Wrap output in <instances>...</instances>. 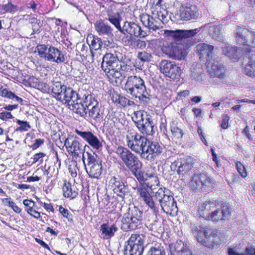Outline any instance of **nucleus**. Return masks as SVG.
<instances>
[{"mask_svg": "<svg viewBox=\"0 0 255 255\" xmlns=\"http://www.w3.org/2000/svg\"><path fill=\"white\" fill-rule=\"evenodd\" d=\"M211 69L214 75L218 76L220 78H222L223 76L222 74L223 65L221 60L218 61L214 59L211 66Z\"/></svg>", "mask_w": 255, "mask_h": 255, "instance_id": "79ce46f5", "label": "nucleus"}, {"mask_svg": "<svg viewBox=\"0 0 255 255\" xmlns=\"http://www.w3.org/2000/svg\"><path fill=\"white\" fill-rule=\"evenodd\" d=\"M36 49L39 57L49 62L60 64L65 61L63 52L53 46L39 44L36 46Z\"/></svg>", "mask_w": 255, "mask_h": 255, "instance_id": "0eeeda50", "label": "nucleus"}, {"mask_svg": "<svg viewBox=\"0 0 255 255\" xmlns=\"http://www.w3.org/2000/svg\"><path fill=\"white\" fill-rule=\"evenodd\" d=\"M29 21L32 25V32L31 35L34 34L36 33H39L40 28L42 26L40 20L33 17L29 19Z\"/></svg>", "mask_w": 255, "mask_h": 255, "instance_id": "8fccbe9b", "label": "nucleus"}, {"mask_svg": "<svg viewBox=\"0 0 255 255\" xmlns=\"http://www.w3.org/2000/svg\"><path fill=\"white\" fill-rule=\"evenodd\" d=\"M121 69L123 71L127 72H130L133 70L134 68V65L133 63L131 62L130 61L126 62V63L123 62L122 63H121Z\"/></svg>", "mask_w": 255, "mask_h": 255, "instance_id": "4d7b16f0", "label": "nucleus"}, {"mask_svg": "<svg viewBox=\"0 0 255 255\" xmlns=\"http://www.w3.org/2000/svg\"><path fill=\"white\" fill-rule=\"evenodd\" d=\"M249 38L250 40L249 39V42L247 45L255 47V32L250 31Z\"/></svg>", "mask_w": 255, "mask_h": 255, "instance_id": "69168bd1", "label": "nucleus"}, {"mask_svg": "<svg viewBox=\"0 0 255 255\" xmlns=\"http://www.w3.org/2000/svg\"><path fill=\"white\" fill-rule=\"evenodd\" d=\"M76 133L86 141L94 149L101 150L103 147L102 141L100 140L91 131L76 130Z\"/></svg>", "mask_w": 255, "mask_h": 255, "instance_id": "b1692460", "label": "nucleus"}, {"mask_svg": "<svg viewBox=\"0 0 255 255\" xmlns=\"http://www.w3.org/2000/svg\"><path fill=\"white\" fill-rule=\"evenodd\" d=\"M170 130L172 135L176 138H181L183 135L182 130L178 128L174 122H172L170 124Z\"/></svg>", "mask_w": 255, "mask_h": 255, "instance_id": "603ef678", "label": "nucleus"}, {"mask_svg": "<svg viewBox=\"0 0 255 255\" xmlns=\"http://www.w3.org/2000/svg\"><path fill=\"white\" fill-rule=\"evenodd\" d=\"M124 89L131 96L143 102L148 103L150 100L144 81L139 76H128L125 84Z\"/></svg>", "mask_w": 255, "mask_h": 255, "instance_id": "f03ea898", "label": "nucleus"}, {"mask_svg": "<svg viewBox=\"0 0 255 255\" xmlns=\"http://www.w3.org/2000/svg\"><path fill=\"white\" fill-rule=\"evenodd\" d=\"M196 49L200 58H207V60L210 61L213 56L214 47L207 43H201L197 45Z\"/></svg>", "mask_w": 255, "mask_h": 255, "instance_id": "c85d7f7f", "label": "nucleus"}, {"mask_svg": "<svg viewBox=\"0 0 255 255\" xmlns=\"http://www.w3.org/2000/svg\"><path fill=\"white\" fill-rule=\"evenodd\" d=\"M144 184H141L142 185H146L149 189L153 190L155 186H157L159 184V181L158 177L152 174H150L146 177Z\"/></svg>", "mask_w": 255, "mask_h": 255, "instance_id": "a19ab883", "label": "nucleus"}, {"mask_svg": "<svg viewBox=\"0 0 255 255\" xmlns=\"http://www.w3.org/2000/svg\"><path fill=\"white\" fill-rule=\"evenodd\" d=\"M163 150V148L159 143L156 142H152L148 140V143L146 144L145 150L144 151V158L147 160H153L154 157L160 154Z\"/></svg>", "mask_w": 255, "mask_h": 255, "instance_id": "5701e85b", "label": "nucleus"}, {"mask_svg": "<svg viewBox=\"0 0 255 255\" xmlns=\"http://www.w3.org/2000/svg\"><path fill=\"white\" fill-rule=\"evenodd\" d=\"M128 147L133 151L140 154L141 157H145L144 151L148 139L144 135L137 132H129L126 136Z\"/></svg>", "mask_w": 255, "mask_h": 255, "instance_id": "9d476101", "label": "nucleus"}, {"mask_svg": "<svg viewBox=\"0 0 255 255\" xmlns=\"http://www.w3.org/2000/svg\"><path fill=\"white\" fill-rule=\"evenodd\" d=\"M66 87V86L62 85L60 82H57L53 84L52 88V92L53 96L58 100L59 97L61 96L64 88Z\"/></svg>", "mask_w": 255, "mask_h": 255, "instance_id": "c03bdc74", "label": "nucleus"}, {"mask_svg": "<svg viewBox=\"0 0 255 255\" xmlns=\"http://www.w3.org/2000/svg\"><path fill=\"white\" fill-rule=\"evenodd\" d=\"M87 116L89 119L99 122L102 119L103 112L101 110V106L99 102L87 108Z\"/></svg>", "mask_w": 255, "mask_h": 255, "instance_id": "473e14b6", "label": "nucleus"}, {"mask_svg": "<svg viewBox=\"0 0 255 255\" xmlns=\"http://www.w3.org/2000/svg\"><path fill=\"white\" fill-rule=\"evenodd\" d=\"M94 26L96 31L100 36L106 38L113 37V29L105 19L96 21Z\"/></svg>", "mask_w": 255, "mask_h": 255, "instance_id": "412c9836", "label": "nucleus"}, {"mask_svg": "<svg viewBox=\"0 0 255 255\" xmlns=\"http://www.w3.org/2000/svg\"><path fill=\"white\" fill-rule=\"evenodd\" d=\"M25 210L29 214L36 219H38L40 217V213L33 208H26Z\"/></svg>", "mask_w": 255, "mask_h": 255, "instance_id": "338daca9", "label": "nucleus"}, {"mask_svg": "<svg viewBox=\"0 0 255 255\" xmlns=\"http://www.w3.org/2000/svg\"><path fill=\"white\" fill-rule=\"evenodd\" d=\"M160 71L165 76L172 79H178L181 75V70L174 62L162 60L159 64Z\"/></svg>", "mask_w": 255, "mask_h": 255, "instance_id": "4468645a", "label": "nucleus"}, {"mask_svg": "<svg viewBox=\"0 0 255 255\" xmlns=\"http://www.w3.org/2000/svg\"><path fill=\"white\" fill-rule=\"evenodd\" d=\"M78 101L84 104L87 109L98 102L93 95L84 90L79 91Z\"/></svg>", "mask_w": 255, "mask_h": 255, "instance_id": "c756f323", "label": "nucleus"}, {"mask_svg": "<svg viewBox=\"0 0 255 255\" xmlns=\"http://www.w3.org/2000/svg\"><path fill=\"white\" fill-rule=\"evenodd\" d=\"M216 208V204L211 201H205L201 203L198 206V212L200 217L208 220L211 211Z\"/></svg>", "mask_w": 255, "mask_h": 255, "instance_id": "cd10ccee", "label": "nucleus"}, {"mask_svg": "<svg viewBox=\"0 0 255 255\" xmlns=\"http://www.w3.org/2000/svg\"><path fill=\"white\" fill-rule=\"evenodd\" d=\"M59 211L64 218H66L68 220V221L70 222H73V216L71 214L69 213L67 209L60 206L59 208Z\"/></svg>", "mask_w": 255, "mask_h": 255, "instance_id": "bf43d9fd", "label": "nucleus"}, {"mask_svg": "<svg viewBox=\"0 0 255 255\" xmlns=\"http://www.w3.org/2000/svg\"><path fill=\"white\" fill-rule=\"evenodd\" d=\"M221 234L217 230L205 227L201 228L196 235L198 242L211 249L218 247L221 244Z\"/></svg>", "mask_w": 255, "mask_h": 255, "instance_id": "20e7f679", "label": "nucleus"}, {"mask_svg": "<svg viewBox=\"0 0 255 255\" xmlns=\"http://www.w3.org/2000/svg\"><path fill=\"white\" fill-rule=\"evenodd\" d=\"M198 10L195 4L190 3L182 4L179 10V15L182 20L196 19L198 16Z\"/></svg>", "mask_w": 255, "mask_h": 255, "instance_id": "dca6fc26", "label": "nucleus"}, {"mask_svg": "<svg viewBox=\"0 0 255 255\" xmlns=\"http://www.w3.org/2000/svg\"><path fill=\"white\" fill-rule=\"evenodd\" d=\"M222 25L210 26L209 28V34L213 39L220 41L222 40Z\"/></svg>", "mask_w": 255, "mask_h": 255, "instance_id": "58836bf2", "label": "nucleus"}, {"mask_svg": "<svg viewBox=\"0 0 255 255\" xmlns=\"http://www.w3.org/2000/svg\"><path fill=\"white\" fill-rule=\"evenodd\" d=\"M89 38H92L91 41V43L89 44L91 56L92 57V60L93 59L95 56V53L94 52L93 50L98 51L100 50L103 44V42L101 38L92 35L89 37ZM93 61V60H92Z\"/></svg>", "mask_w": 255, "mask_h": 255, "instance_id": "f704fd0d", "label": "nucleus"}, {"mask_svg": "<svg viewBox=\"0 0 255 255\" xmlns=\"http://www.w3.org/2000/svg\"><path fill=\"white\" fill-rule=\"evenodd\" d=\"M109 185L115 193L123 198L129 192L128 186L125 185L119 177H111L109 181Z\"/></svg>", "mask_w": 255, "mask_h": 255, "instance_id": "aec40b11", "label": "nucleus"}, {"mask_svg": "<svg viewBox=\"0 0 255 255\" xmlns=\"http://www.w3.org/2000/svg\"><path fill=\"white\" fill-rule=\"evenodd\" d=\"M2 9L6 12L13 13L17 10V6L11 2H8L2 6Z\"/></svg>", "mask_w": 255, "mask_h": 255, "instance_id": "6e6d98bb", "label": "nucleus"}, {"mask_svg": "<svg viewBox=\"0 0 255 255\" xmlns=\"http://www.w3.org/2000/svg\"><path fill=\"white\" fill-rule=\"evenodd\" d=\"M229 255H255V249L252 247L247 248L244 253H238L234 249L229 248Z\"/></svg>", "mask_w": 255, "mask_h": 255, "instance_id": "3c124183", "label": "nucleus"}, {"mask_svg": "<svg viewBox=\"0 0 255 255\" xmlns=\"http://www.w3.org/2000/svg\"><path fill=\"white\" fill-rule=\"evenodd\" d=\"M141 165V164L140 163V164L137 165V167L135 169H130L132 173L134 175L139 182L145 181L147 176V174L146 173H144L143 171L139 170Z\"/></svg>", "mask_w": 255, "mask_h": 255, "instance_id": "09e8293b", "label": "nucleus"}, {"mask_svg": "<svg viewBox=\"0 0 255 255\" xmlns=\"http://www.w3.org/2000/svg\"><path fill=\"white\" fill-rule=\"evenodd\" d=\"M64 145L67 152L73 156H79L83 154L86 145L83 147V145L79 142L76 137H68L65 140Z\"/></svg>", "mask_w": 255, "mask_h": 255, "instance_id": "f3484780", "label": "nucleus"}, {"mask_svg": "<svg viewBox=\"0 0 255 255\" xmlns=\"http://www.w3.org/2000/svg\"><path fill=\"white\" fill-rule=\"evenodd\" d=\"M137 57L138 59L143 62L150 61L151 58V55L145 51L138 52Z\"/></svg>", "mask_w": 255, "mask_h": 255, "instance_id": "13d9d810", "label": "nucleus"}, {"mask_svg": "<svg viewBox=\"0 0 255 255\" xmlns=\"http://www.w3.org/2000/svg\"><path fill=\"white\" fill-rule=\"evenodd\" d=\"M132 120L137 128L143 134L151 135L154 133L153 122L146 112L137 111L133 113Z\"/></svg>", "mask_w": 255, "mask_h": 255, "instance_id": "6e6552de", "label": "nucleus"}, {"mask_svg": "<svg viewBox=\"0 0 255 255\" xmlns=\"http://www.w3.org/2000/svg\"><path fill=\"white\" fill-rule=\"evenodd\" d=\"M99 204L104 208H107L110 203V197L107 195H104L99 202Z\"/></svg>", "mask_w": 255, "mask_h": 255, "instance_id": "680f3d73", "label": "nucleus"}, {"mask_svg": "<svg viewBox=\"0 0 255 255\" xmlns=\"http://www.w3.org/2000/svg\"><path fill=\"white\" fill-rule=\"evenodd\" d=\"M118 100L119 103L124 107L126 106L127 105L128 103H133L132 101H131L129 100L128 99L122 96H120L119 97Z\"/></svg>", "mask_w": 255, "mask_h": 255, "instance_id": "774afa93", "label": "nucleus"}, {"mask_svg": "<svg viewBox=\"0 0 255 255\" xmlns=\"http://www.w3.org/2000/svg\"><path fill=\"white\" fill-rule=\"evenodd\" d=\"M145 236L143 234H132L127 241L124 250V255H142Z\"/></svg>", "mask_w": 255, "mask_h": 255, "instance_id": "1a4fd4ad", "label": "nucleus"}, {"mask_svg": "<svg viewBox=\"0 0 255 255\" xmlns=\"http://www.w3.org/2000/svg\"><path fill=\"white\" fill-rule=\"evenodd\" d=\"M224 55L231 59L237 60L243 56L242 50L236 46H231L228 43H224Z\"/></svg>", "mask_w": 255, "mask_h": 255, "instance_id": "7c9ffc66", "label": "nucleus"}, {"mask_svg": "<svg viewBox=\"0 0 255 255\" xmlns=\"http://www.w3.org/2000/svg\"><path fill=\"white\" fill-rule=\"evenodd\" d=\"M216 186L214 179L205 173H197L193 175L189 182V187L195 192H210Z\"/></svg>", "mask_w": 255, "mask_h": 255, "instance_id": "423d86ee", "label": "nucleus"}, {"mask_svg": "<svg viewBox=\"0 0 255 255\" xmlns=\"http://www.w3.org/2000/svg\"><path fill=\"white\" fill-rule=\"evenodd\" d=\"M87 156V164L85 169L89 177L98 179L102 172L101 161L97 160V155L93 151L86 152Z\"/></svg>", "mask_w": 255, "mask_h": 255, "instance_id": "f8f14e48", "label": "nucleus"}, {"mask_svg": "<svg viewBox=\"0 0 255 255\" xmlns=\"http://www.w3.org/2000/svg\"><path fill=\"white\" fill-rule=\"evenodd\" d=\"M79 92L77 93L71 88H64L61 96L59 97L58 101L63 103L67 104L69 107L75 102L78 101Z\"/></svg>", "mask_w": 255, "mask_h": 255, "instance_id": "393cba45", "label": "nucleus"}, {"mask_svg": "<svg viewBox=\"0 0 255 255\" xmlns=\"http://www.w3.org/2000/svg\"><path fill=\"white\" fill-rule=\"evenodd\" d=\"M142 212L136 207L128 208L123 215L121 229L124 231L140 228L142 224Z\"/></svg>", "mask_w": 255, "mask_h": 255, "instance_id": "39448f33", "label": "nucleus"}, {"mask_svg": "<svg viewBox=\"0 0 255 255\" xmlns=\"http://www.w3.org/2000/svg\"><path fill=\"white\" fill-rule=\"evenodd\" d=\"M0 94L2 97L7 98L9 100H12L14 101H17L20 103H21L23 101L21 98L17 96L13 93L8 91L6 88H0Z\"/></svg>", "mask_w": 255, "mask_h": 255, "instance_id": "a18cd8bd", "label": "nucleus"}, {"mask_svg": "<svg viewBox=\"0 0 255 255\" xmlns=\"http://www.w3.org/2000/svg\"><path fill=\"white\" fill-rule=\"evenodd\" d=\"M17 124L20 126L16 128L15 131H27L28 129L30 128L31 127L27 122H24L18 120L16 122Z\"/></svg>", "mask_w": 255, "mask_h": 255, "instance_id": "864d4df0", "label": "nucleus"}, {"mask_svg": "<svg viewBox=\"0 0 255 255\" xmlns=\"http://www.w3.org/2000/svg\"><path fill=\"white\" fill-rule=\"evenodd\" d=\"M11 103L12 104L8 105H5L3 106V108L7 111H12L14 109H15L18 107V103H20V102H18L17 101H14L12 100H11Z\"/></svg>", "mask_w": 255, "mask_h": 255, "instance_id": "0e129e2a", "label": "nucleus"}, {"mask_svg": "<svg viewBox=\"0 0 255 255\" xmlns=\"http://www.w3.org/2000/svg\"><path fill=\"white\" fill-rule=\"evenodd\" d=\"M102 60L101 68L104 71L113 68H121V62L115 54L106 53L103 56Z\"/></svg>", "mask_w": 255, "mask_h": 255, "instance_id": "4be33fe9", "label": "nucleus"}, {"mask_svg": "<svg viewBox=\"0 0 255 255\" xmlns=\"http://www.w3.org/2000/svg\"><path fill=\"white\" fill-rule=\"evenodd\" d=\"M136 190L138 199L140 201H143L152 210L155 214H156L158 212V204L154 202L147 187L146 185L140 184L137 187Z\"/></svg>", "mask_w": 255, "mask_h": 255, "instance_id": "2eb2a0df", "label": "nucleus"}, {"mask_svg": "<svg viewBox=\"0 0 255 255\" xmlns=\"http://www.w3.org/2000/svg\"><path fill=\"white\" fill-rule=\"evenodd\" d=\"M236 165L237 170L241 176L243 178L246 177L248 175V173L245 166L239 161H237Z\"/></svg>", "mask_w": 255, "mask_h": 255, "instance_id": "5fc2aeb1", "label": "nucleus"}, {"mask_svg": "<svg viewBox=\"0 0 255 255\" xmlns=\"http://www.w3.org/2000/svg\"><path fill=\"white\" fill-rule=\"evenodd\" d=\"M154 197L164 212L172 216L176 214L178 211L176 202L168 189L159 188L155 192Z\"/></svg>", "mask_w": 255, "mask_h": 255, "instance_id": "7ed1b4c3", "label": "nucleus"}, {"mask_svg": "<svg viewBox=\"0 0 255 255\" xmlns=\"http://www.w3.org/2000/svg\"><path fill=\"white\" fill-rule=\"evenodd\" d=\"M140 20L143 25L148 29L149 31H156L162 27L160 24V21L157 20L155 16L147 14H142L140 16Z\"/></svg>", "mask_w": 255, "mask_h": 255, "instance_id": "a878e982", "label": "nucleus"}, {"mask_svg": "<svg viewBox=\"0 0 255 255\" xmlns=\"http://www.w3.org/2000/svg\"><path fill=\"white\" fill-rule=\"evenodd\" d=\"M232 212V209L231 208V206L229 203L227 204H224V220L225 218L227 219L230 217Z\"/></svg>", "mask_w": 255, "mask_h": 255, "instance_id": "e2e57ef3", "label": "nucleus"}, {"mask_svg": "<svg viewBox=\"0 0 255 255\" xmlns=\"http://www.w3.org/2000/svg\"><path fill=\"white\" fill-rule=\"evenodd\" d=\"M244 65L243 71L247 75L255 77V54L250 51L244 54L242 65Z\"/></svg>", "mask_w": 255, "mask_h": 255, "instance_id": "a211bd4d", "label": "nucleus"}, {"mask_svg": "<svg viewBox=\"0 0 255 255\" xmlns=\"http://www.w3.org/2000/svg\"><path fill=\"white\" fill-rule=\"evenodd\" d=\"M155 18L160 21V24L161 23L165 24L168 21V16L167 11L162 8H160L159 10H157L156 13H153Z\"/></svg>", "mask_w": 255, "mask_h": 255, "instance_id": "49530a36", "label": "nucleus"}, {"mask_svg": "<svg viewBox=\"0 0 255 255\" xmlns=\"http://www.w3.org/2000/svg\"><path fill=\"white\" fill-rule=\"evenodd\" d=\"M147 255H165L164 247L159 244H155L150 248Z\"/></svg>", "mask_w": 255, "mask_h": 255, "instance_id": "de8ad7c7", "label": "nucleus"}, {"mask_svg": "<svg viewBox=\"0 0 255 255\" xmlns=\"http://www.w3.org/2000/svg\"><path fill=\"white\" fill-rule=\"evenodd\" d=\"M200 31V28L189 30H164L166 35L172 37L174 41L164 45L162 48L163 53L174 59H184L186 55L185 50L196 43L193 37Z\"/></svg>", "mask_w": 255, "mask_h": 255, "instance_id": "f257e3e1", "label": "nucleus"}, {"mask_svg": "<svg viewBox=\"0 0 255 255\" xmlns=\"http://www.w3.org/2000/svg\"><path fill=\"white\" fill-rule=\"evenodd\" d=\"M194 163L195 160L192 157L180 155L171 163L170 168L173 171H176L179 175H184L191 170Z\"/></svg>", "mask_w": 255, "mask_h": 255, "instance_id": "9b49d317", "label": "nucleus"}, {"mask_svg": "<svg viewBox=\"0 0 255 255\" xmlns=\"http://www.w3.org/2000/svg\"><path fill=\"white\" fill-rule=\"evenodd\" d=\"M118 230V228L115 224L110 226L108 224L104 223L100 226L102 235L105 239H109L113 237Z\"/></svg>", "mask_w": 255, "mask_h": 255, "instance_id": "72a5a7b5", "label": "nucleus"}, {"mask_svg": "<svg viewBox=\"0 0 255 255\" xmlns=\"http://www.w3.org/2000/svg\"><path fill=\"white\" fill-rule=\"evenodd\" d=\"M223 219V208L222 206L216 208L211 211L209 220L212 221H218Z\"/></svg>", "mask_w": 255, "mask_h": 255, "instance_id": "37998d69", "label": "nucleus"}, {"mask_svg": "<svg viewBox=\"0 0 255 255\" xmlns=\"http://www.w3.org/2000/svg\"><path fill=\"white\" fill-rule=\"evenodd\" d=\"M250 31L244 27L238 26L236 29V41L239 44L246 45L249 42Z\"/></svg>", "mask_w": 255, "mask_h": 255, "instance_id": "2f4dec72", "label": "nucleus"}, {"mask_svg": "<svg viewBox=\"0 0 255 255\" xmlns=\"http://www.w3.org/2000/svg\"><path fill=\"white\" fill-rule=\"evenodd\" d=\"M45 156V154L43 152H39L36 153L33 155V157L31 158L33 159L32 164H35L37 162H39V164H41L43 162V158Z\"/></svg>", "mask_w": 255, "mask_h": 255, "instance_id": "052dcab7", "label": "nucleus"}, {"mask_svg": "<svg viewBox=\"0 0 255 255\" xmlns=\"http://www.w3.org/2000/svg\"><path fill=\"white\" fill-rule=\"evenodd\" d=\"M174 249L177 255H193L187 245H185L181 241L176 242Z\"/></svg>", "mask_w": 255, "mask_h": 255, "instance_id": "e433bc0d", "label": "nucleus"}, {"mask_svg": "<svg viewBox=\"0 0 255 255\" xmlns=\"http://www.w3.org/2000/svg\"><path fill=\"white\" fill-rule=\"evenodd\" d=\"M107 17L106 20H109L113 24L120 32L122 31V27L120 25V14L119 13H111L109 10L107 11Z\"/></svg>", "mask_w": 255, "mask_h": 255, "instance_id": "4c0bfd02", "label": "nucleus"}, {"mask_svg": "<svg viewBox=\"0 0 255 255\" xmlns=\"http://www.w3.org/2000/svg\"><path fill=\"white\" fill-rule=\"evenodd\" d=\"M69 109L72 110L75 113L79 115L81 117L85 118L87 117V109L79 101L75 102L69 107Z\"/></svg>", "mask_w": 255, "mask_h": 255, "instance_id": "c9c22d12", "label": "nucleus"}, {"mask_svg": "<svg viewBox=\"0 0 255 255\" xmlns=\"http://www.w3.org/2000/svg\"><path fill=\"white\" fill-rule=\"evenodd\" d=\"M121 32L127 33L130 36L139 38H144L147 36L145 30H143L138 24L131 22H125Z\"/></svg>", "mask_w": 255, "mask_h": 255, "instance_id": "6ab92c4d", "label": "nucleus"}, {"mask_svg": "<svg viewBox=\"0 0 255 255\" xmlns=\"http://www.w3.org/2000/svg\"><path fill=\"white\" fill-rule=\"evenodd\" d=\"M121 69V68H113L104 71L110 82L116 86L121 85L124 78L120 71Z\"/></svg>", "mask_w": 255, "mask_h": 255, "instance_id": "bb28decb", "label": "nucleus"}, {"mask_svg": "<svg viewBox=\"0 0 255 255\" xmlns=\"http://www.w3.org/2000/svg\"><path fill=\"white\" fill-rule=\"evenodd\" d=\"M63 196L66 198H74L78 195V192L73 190L72 185L69 182H65L62 187Z\"/></svg>", "mask_w": 255, "mask_h": 255, "instance_id": "ea45409f", "label": "nucleus"}, {"mask_svg": "<svg viewBox=\"0 0 255 255\" xmlns=\"http://www.w3.org/2000/svg\"><path fill=\"white\" fill-rule=\"evenodd\" d=\"M116 153L129 170L135 169L137 165L140 164L138 157L127 148L122 146H118Z\"/></svg>", "mask_w": 255, "mask_h": 255, "instance_id": "ddd939ff", "label": "nucleus"}]
</instances>
